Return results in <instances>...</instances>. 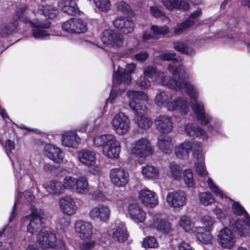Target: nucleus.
<instances>
[{
    "label": "nucleus",
    "mask_w": 250,
    "mask_h": 250,
    "mask_svg": "<svg viewBox=\"0 0 250 250\" xmlns=\"http://www.w3.org/2000/svg\"><path fill=\"white\" fill-rule=\"evenodd\" d=\"M112 237L113 240L118 243H124L127 240L128 233L125 225L121 223L112 229Z\"/></svg>",
    "instance_id": "c756f323"
},
{
    "label": "nucleus",
    "mask_w": 250,
    "mask_h": 250,
    "mask_svg": "<svg viewBox=\"0 0 250 250\" xmlns=\"http://www.w3.org/2000/svg\"><path fill=\"white\" fill-rule=\"evenodd\" d=\"M185 132L189 136H197L203 139L207 138L206 132L200 127L192 123H188L185 125Z\"/></svg>",
    "instance_id": "7c9ffc66"
},
{
    "label": "nucleus",
    "mask_w": 250,
    "mask_h": 250,
    "mask_svg": "<svg viewBox=\"0 0 250 250\" xmlns=\"http://www.w3.org/2000/svg\"><path fill=\"white\" fill-rule=\"evenodd\" d=\"M117 10L124 14L133 16L134 12L130 5L124 1H120L115 4Z\"/></svg>",
    "instance_id": "c03bdc74"
},
{
    "label": "nucleus",
    "mask_w": 250,
    "mask_h": 250,
    "mask_svg": "<svg viewBox=\"0 0 250 250\" xmlns=\"http://www.w3.org/2000/svg\"><path fill=\"white\" fill-rule=\"evenodd\" d=\"M174 49L181 53L190 55L194 53V50L192 48L187 46L183 42H176L174 43Z\"/></svg>",
    "instance_id": "09e8293b"
},
{
    "label": "nucleus",
    "mask_w": 250,
    "mask_h": 250,
    "mask_svg": "<svg viewBox=\"0 0 250 250\" xmlns=\"http://www.w3.org/2000/svg\"><path fill=\"white\" fill-rule=\"evenodd\" d=\"M59 8L64 13L69 15H75L78 7L77 3L74 0H61L58 3Z\"/></svg>",
    "instance_id": "473e14b6"
},
{
    "label": "nucleus",
    "mask_w": 250,
    "mask_h": 250,
    "mask_svg": "<svg viewBox=\"0 0 250 250\" xmlns=\"http://www.w3.org/2000/svg\"><path fill=\"white\" fill-rule=\"evenodd\" d=\"M111 210L106 205L100 204L93 207L89 211L88 215L93 220L106 223L109 220Z\"/></svg>",
    "instance_id": "9b49d317"
},
{
    "label": "nucleus",
    "mask_w": 250,
    "mask_h": 250,
    "mask_svg": "<svg viewBox=\"0 0 250 250\" xmlns=\"http://www.w3.org/2000/svg\"><path fill=\"white\" fill-rule=\"evenodd\" d=\"M37 241L43 248L63 249L65 247L63 241L57 239L56 235L50 231L40 232L37 235Z\"/></svg>",
    "instance_id": "423d86ee"
},
{
    "label": "nucleus",
    "mask_w": 250,
    "mask_h": 250,
    "mask_svg": "<svg viewBox=\"0 0 250 250\" xmlns=\"http://www.w3.org/2000/svg\"><path fill=\"white\" fill-rule=\"evenodd\" d=\"M232 209L233 212L238 215L244 214L245 216V222L248 226H250V216L241 206L238 203H234L232 205Z\"/></svg>",
    "instance_id": "37998d69"
},
{
    "label": "nucleus",
    "mask_w": 250,
    "mask_h": 250,
    "mask_svg": "<svg viewBox=\"0 0 250 250\" xmlns=\"http://www.w3.org/2000/svg\"><path fill=\"white\" fill-rule=\"evenodd\" d=\"M19 196L21 198L20 201L24 203H30L35 199L32 193L29 191H25L21 193Z\"/></svg>",
    "instance_id": "052dcab7"
},
{
    "label": "nucleus",
    "mask_w": 250,
    "mask_h": 250,
    "mask_svg": "<svg viewBox=\"0 0 250 250\" xmlns=\"http://www.w3.org/2000/svg\"><path fill=\"white\" fill-rule=\"evenodd\" d=\"M115 136L111 134H106L97 136L93 139V145L95 147H102L103 150L105 146L111 142V140Z\"/></svg>",
    "instance_id": "ea45409f"
},
{
    "label": "nucleus",
    "mask_w": 250,
    "mask_h": 250,
    "mask_svg": "<svg viewBox=\"0 0 250 250\" xmlns=\"http://www.w3.org/2000/svg\"><path fill=\"white\" fill-rule=\"evenodd\" d=\"M96 7L102 11H107L110 8L109 0H93Z\"/></svg>",
    "instance_id": "5fc2aeb1"
},
{
    "label": "nucleus",
    "mask_w": 250,
    "mask_h": 250,
    "mask_svg": "<svg viewBox=\"0 0 250 250\" xmlns=\"http://www.w3.org/2000/svg\"><path fill=\"white\" fill-rule=\"evenodd\" d=\"M207 184L210 190L213 192L216 196L223 198L224 196L223 192L214 183L212 180L208 177L207 180Z\"/></svg>",
    "instance_id": "864d4df0"
},
{
    "label": "nucleus",
    "mask_w": 250,
    "mask_h": 250,
    "mask_svg": "<svg viewBox=\"0 0 250 250\" xmlns=\"http://www.w3.org/2000/svg\"><path fill=\"white\" fill-rule=\"evenodd\" d=\"M115 28L124 34L132 33L135 27V22L132 20L123 17H118L113 21Z\"/></svg>",
    "instance_id": "6ab92c4d"
},
{
    "label": "nucleus",
    "mask_w": 250,
    "mask_h": 250,
    "mask_svg": "<svg viewBox=\"0 0 250 250\" xmlns=\"http://www.w3.org/2000/svg\"><path fill=\"white\" fill-rule=\"evenodd\" d=\"M44 212L40 208H32L31 213L21 219L22 225H27V231L31 234L41 231Z\"/></svg>",
    "instance_id": "20e7f679"
},
{
    "label": "nucleus",
    "mask_w": 250,
    "mask_h": 250,
    "mask_svg": "<svg viewBox=\"0 0 250 250\" xmlns=\"http://www.w3.org/2000/svg\"><path fill=\"white\" fill-rule=\"evenodd\" d=\"M44 155L53 162L60 164L63 159L64 154L58 147L50 144L45 146Z\"/></svg>",
    "instance_id": "b1692460"
},
{
    "label": "nucleus",
    "mask_w": 250,
    "mask_h": 250,
    "mask_svg": "<svg viewBox=\"0 0 250 250\" xmlns=\"http://www.w3.org/2000/svg\"><path fill=\"white\" fill-rule=\"evenodd\" d=\"M143 41L144 42H150L156 39L154 35L151 34L150 32L145 31L142 36Z\"/></svg>",
    "instance_id": "774afa93"
},
{
    "label": "nucleus",
    "mask_w": 250,
    "mask_h": 250,
    "mask_svg": "<svg viewBox=\"0 0 250 250\" xmlns=\"http://www.w3.org/2000/svg\"><path fill=\"white\" fill-rule=\"evenodd\" d=\"M37 13L43 15L46 18L54 19L57 17L58 14V11L57 9L52 5L42 4L39 5Z\"/></svg>",
    "instance_id": "2f4dec72"
},
{
    "label": "nucleus",
    "mask_w": 250,
    "mask_h": 250,
    "mask_svg": "<svg viewBox=\"0 0 250 250\" xmlns=\"http://www.w3.org/2000/svg\"><path fill=\"white\" fill-rule=\"evenodd\" d=\"M93 229V226L89 222L78 220L75 223V232L83 240L87 241L91 239Z\"/></svg>",
    "instance_id": "f3484780"
},
{
    "label": "nucleus",
    "mask_w": 250,
    "mask_h": 250,
    "mask_svg": "<svg viewBox=\"0 0 250 250\" xmlns=\"http://www.w3.org/2000/svg\"><path fill=\"white\" fill-rule=\"evenodd\" d=\"M62 142L65 146L76 148L81 142V139L75 132L66 131L62 134Z\"/></svg>",
    "instance_id": "a878e982"
},
{
    "label": "nucleus",
    "mask_w": 250,
    "mask_h": 250,
    "mask_svg": "<svg viewBox=\"0 0 250 250\" xmlns=\"http://www.w3.org/2000/svg\"><path fill=\"white\" fill-rule=\"evenodd\" d=\"M44 188L50 194L59 195L63 191L62 183L59 181H52L44 185Z\"/></svg>",
    "instance_id": "58836bf2"
},
{
    "label": "nucleus",
    "mask_w": 250,
    "mask_h": 250,
    "mask_svg": "<svg viewBox=\"0 0 250 250\" xmlns=\"http://www.w3.org/2000/svg\"><path fill=\"white\" fill-rule=\"evenodd\" d=\"M78 158L82 164L88 167L93 166L96 164V154L91 150L84 149L80 151Z\"/></svg>",
    "instance_id": "bb28decb"
},
{
    "label": "nucleus",
    "mask_w": 250,
    "mask_h": 250,
    "mask_svg": "<svg viewBox=\"0 0 250 250\" xmlns=\"http://www.w3.org/2000/svg\"><path fill=\"white\" fill-rule=\"evenodd\" d=\"M101 40L104 44L118 48L124 45V37L117 31L111 29L104 30L101 36Z\"/></svg>",
    "instance_id": "9d476101"
},
{
    "label": "nucleus",
    "mask_w": 250,
    "mask_h": 250,
    "mask_svg": "<svg viewBox=\"0 0 250 250\" xmlns=\"http://www.w3.org/2000/svg\"><path fill=\"white\" fill-rule=\"evenodd\" d=\"M59 204L62 212L68 215L74 214L78 209L74 200L69 196L61 198Z\"/></svg>",
    "instance_id": "5701e85b"
},
{
    "label": "nucleus",
    "mask_w": 250,
    "mask_h": 250,
    "mask_svg": "<svg viewBox=\"0 0 250 250\" xmlns=\"http://www.w3.org/2000/svg\"><path fill=\"white\" fill-rule=\"evenodd\" d=\"M4 147L8 156L10 157V154L12 150L15 149L14 142L10 140H7L5 142Z\"/></svg>",
    "instance_id": "69168bd1"
},
{
    "label": "nucleus",
    "mask_w": 250,
    "mask_h": 250,
    "mask_svg": "<svg viewBox=\"0 0 250 250\" xmlns=\"http://www.w3.org/2000/svg\"><path fill=\"white\" fill-rule=\"evenodd\" d=\"M149 13L151 15L156 18H160L163 20L169 21V19L165 15L164 13L157 5H152L149 7Z\"/></svg>",
    "instance_id": "8fccbe9b"
},
{
    "label": "nucleus",
    "mask_w": 250,
    "mask_h": 250,
    "mask_svg": "<svg viewBox=\"0 0 250 250\" xmlns=\"http://www.w3.org/2000/svg\"><path fill=\"white\" fill-rule=\"evenodd\" d=\"M110 177L112 183L117 187H124L128 183L129 174L122 168H115L110 170Z\"/></svg>",
    "instance_id": "dca6fc26"
},
{
    "label": "nucleus",
    "mask_w": 250,
    "mask_h": 250,
    "mask_svg": "<svg viewBox=\"0 0 250 250\" xmlns=\"http://www.w3.org/2000/svg\"><path fill=\"white\" fill-rule=\"evenodd\" d=\"M203 159V158L202 159H198L199 161H201V163H195V169L197 173L201 177H206L208 175V172L206 170L205 166L203 163H202V161Z\"/></svg>",
    "instance_id": "e2e57ef3"
},
{
    "label": "nucleus",
    "mask_w": 250,
    "mask_h": 250,
    "mask_svg": "<svg viewBox=\"0 0 250 250\" xmlns=\"http://www.w3.org/2000/svg\"><path fill=\"white\" fill-rule=\"evenodd\" d=\"M142 245L146 248H155L158 247V244L154 237L149 236L145 239Z\"/></svg>",
    "instance_id": "bf43d9fd"
},
{
    "label": "nucleus",
    "mask_w": 250,
    "mask_h": 250,
    "mask_svg": "<svg viewBox=\"0 0 250 250\" xmlns=\"http://www.w3.org/2000/svg\"><path fill=\"white\" fill-rule=\"evenodd\" d=\"M90 194H92V196L94 198L97 200L104 201L105 199L104 195L101 190L98 189L94 191L93 193L91 192Z\"/></svg>",
    "instance_id": "338daca9"
},
{
    "label": "nucleus",
    "mask_w": 250,
    "mask_h": 250,
    "mask_svg": "<svg viewBox=\"0 0 250 250\" xmlns=\"http://www.w3.org/2000/svg\"><path fill=\"white\" fill-rule=\"evenodd\" d=\"M139 198L142 204L147 207H154L158 203V197L155 192L147 188L140 191Z\"/></svg>",
    "instance_id": "aec40b11"
},
{
    "label": "nucleus",
    "mask_w": 250,
    "mask_h": 250,
    "mask_svg": "<svg viewBox=\"0 0 250 250\" xmlns=\"http://www.w3.org/2000/svg\"><path fill=\"white\" fill-rule=\"evenodd\" d=\"M162 3L167 10L186 11L189 8V4L186 0H162Z\"/></svg>",
    "instance_id": "c85d7f7f"
},
{
    "label": "nucleus",
    "mask_w": 250,
    "mask_h": 250,
    "mask_svg": "<svg viewBox=\"0 0 250 250\" xmlns=\"http://www.w3.org/2000/svg\"><path fill=\"white\" fill-rule=\"evenodd\" d=\"M202 224L208 229V230L211 229L212 226L215 223V219L209 215H205L201 218Z\"/></svg>",
    "instance_id": "13d9d810"
},
{
    "label": "nucleus",
    "mask_w": 250,
    "mask_h": 250,
    "mask_svg": "<svg viewBox=\"0 0 250 250\" xmlns=\"http://www.w3.org/2000/svg\"><path fill=\"white\" fill-rule=\"evenodd\" d=\"M135 68L134 63L127 64L125 69L118 67L115 74H113V79L119 84L124 83L125 85L128 84L131 81V73Z\"/></svg>",
    "instance_id": "ddd939ff"
},
{
    "label": "nucleus",
    "mask_w": 250,
    "mask_h": 250,
    "mask_svg": "<svg viewBox=\"0 0 250 250\" xmlns=\"http://www.w3.org/2000/svg\"><path fill=\"white\" fill-rule=\"evenodd\" d=\"M130 99L129 105L134 113V121L138 126L144 129L149 128L152 122L147 117L144 116L146 106L144 102L148 100L147 95L144 92L138 91H129L127 93Z\"/></svg>",
    "instance_id": "f03ea898"
},
{
    "label": "nucleus",
    "mask_w": 250,
    "mask_h": 250,
    "mask_svg": "<svg viewBox=\"0 0 250 250\" xmlns=\"http://www.w3.org/2000/svg\"><path fill=\"white\" fill-rule=\"evenodd\" d=\"M70 220L68 217L64 216L60 217L57 221V228L62 230H65L70 225Z\"/></svg>",
    "instance_id": "6e6d98bb"
},
{
    "label": "nucleus",
    "mask_w": 250,
    "mask_h": 250,
    "mask_svg": "<svg viewBox=\"0 0 250 250\" xmlns=\"http://www.w3.org/2000/svg\"><path fill=\"white\" fill-rule=\"evenodd\" d=\"M128 212L130 218L136 222L143 223L146 219V212L137 204H130L128 207Z\"/></svg>",
    "instance_id": "cd10ccee"
},
{
    "label": "nucleus",
    "mask_w": 250,
    "mask_h": 250,
    "mask_svg": "<svg viewBox=\"0 0 250 250\" xmlns=\"http://www.w3.org/2000/svg\"><path fill=\"white\" fill-rule=\"evenodd\" d=\"M160 57L161 59L166 60V61H169V60H174L172 62H176V64H177V67L178 68H180L181 69L183 70L184 71L185 70L180 66L179 62H178L177 60H175V54L174 53H164L161 55H160ZM171 63V62L170 63ZM177 74H179L180 77H181V73H179V69H178V72Z\"/></svg>",
    "instance_id": "4d7b16f0"
},
{
    "label": "nucleus",
    "mask_w": 250,
    "mask_h": 250,
    "mask_svg": "<svg viewBox=\"0 0 250 250\" xmlns=\"http://www.w3.org/2000/svg\"><path fill=\"white\" fill-rule=\"evenodd\" d=\"M182 168L174 162L169 164L167 175L170 178L175 180H179L181 177Z\"/></svg>",
    "instance_id": "79ce46f5"
},
{
    "label": "nucleus",
    "mask_w": 250,
    "mask_h": 250,
    "mask_svg": "<svg viewBox=\"0 0 250 250\" xmlns=\"http://www.w3.org/2000/svg\"><path fill=\"white\" fill-rule=\"evenodd\" d=\"M77 183L74 191L78 194H84L90 190L87 179L85 177L81 176L77 179Z\"/></svg>",
    "instance_id": "4c0bfd02"
},
{
    "label": "nucleus",
    "mask_w": 250,
    "mask_h": 250,
    "mask_svg": "<svg viewBox=\"0 0 250 250\" xmlns=\"http://www.w3.org/2000/svg\"><path fill=\"white\" fill-rule=\"evenodd\" d=\"M193 150V156L197 159L203 158L202 148L197 142L185 141L175 148V154L180 159H186L188 157L189 152Z\"/></svg>",
    "instance_id": "39448f33"
},
{
    "label": "nucleus",
    "mask_w": 250,
    "mask_h": 250,
    "mask_svg": "<svg viewBox=\"0 0 250 250\" xmlns=\"http://www.w3.org/2000/svg\"><path fill=\"white\" fill-rule=\"evenodd\" d=\"M63 30L70 33H83L87 30L85 23L80 19H70L62 24Z\"/></svg>",
    "instance_id": "2eb2a0df"
},
{
    "label": "nucleus",
    "mask_w": 250,
    "mask_h": 250,
    "mask_svg": "<svg viewBox=\"0 0 250 250\" xmlns=\"http://www.w3.org/2000/svg\"><path fill=\"white\" fill-rule=\"evenodd\" d=\"M183 180L185 184L188 187H192L194 185L193 173L191 169H187L183 172Z\"/></svg>",
    "instance_id": "603ef678"
},
{
    "label": "nucleus",
    "mask_w": 250,
    "mask_h": 250,
    "mask_svg": "<svg viewBox=\"0 0 250 250\" xmlns=\"http://www.w3.org/2000/svg\"><path fill=\"white\" fill-rule=\"evenodd\" d=\"M193 24L194 21L190 19H187L185 21L177 25L174 28V33L176 35L181 34L191 27Z\"/></svg>",
    "instance_id": "49530a36"
},
{
    "label": "nucleus",
    "mask_w": 250,
    "mask_h": 250,
    "mask_svg": "<svg viewBox=\"0 0 250 250\" xmlns=\"http://www.w3.org/2000/svg\"><path fill=\"white\" fill-rule=\"evenodd\" d=\"M194 233L197 239L200 242L205 244L211 243L212 236L209 230H206L204 227H197L194 230Z\"/></svg>",
    "instance_id": "c9c22d12"
},
{
    "label": "nucleus",
    "mask_w": 250,
    "mask_h": 250,
    "mask_svg": "<svg viewBox=\"0 0 250 250\" xmlns=\"http://www.w3.org/2000/svg\"><path fill=\"white\" fill-rule=\"evenodd\" d=\"M104 147L102 152L105 156L109 158H117L121 150L120 143L116 140L115 136Z\"/></svg>",
    "instance_id": "393cba45"
},
{
    "label": "nucleus",
    "mask_w": 250,
    "mask_h": 250,
    "mask_svg": "<svg viewBox=\"0 0 250 250\" xmlns=\"http://www.w3.org/2000/svg\"><path fill=\"white\" fill-rule=\"evenodd\" d=\"M77 179L70 176H66L63 180V189L71 190L74 191Z\"/></svg>",
    "instance_id": "de8ad7c7"
},
{
    "label": "nucleus",
    "mask_w": 250,
    "mask_h": 250,
    "mask_svg": "<svg viewBox=\"0 0 250 250\" xmlns=\"http://www.w3.org/2000/svg\"><path fill=\"white\" fill-rule=\"evenodd\" d=\"M137 84L142 89L148 88L151 85L150 82L145 76H141L137 80Z\"/></svg>",
    "instance_id": "0e129e2a"
},
{
    "label": "nucleus",
    "mask_w": 250,
    "mask_h": 250,
    "mask_svg": "<svg viewBox=\"0 0 250 250\" xmlns=\"http://www.w3.org/2000/svg\"><path fill=\"white\" fill-rule=\"evenodd\" d=\"M148 215L151 218L149 226L156 229L162 233H168L171 230V225L167 221L160 218V215L153 212L149 211Z\"/></svg>",
    "instance_id": "a211bd4d"
},
{
    "label": "nucleus",
    "mask_w": 250,
    "mask_h": 250,
    "mask_svg": "<svg viewBox=\"0 0 250 250\" xmlns=\"http://www.w3.org/2000/svg\"><path fill=\"white\" fill-rule=\"evenodd\" d=\"M177 65L175 62L168 65V70L172 72L173 80H170L169 77H166L163 72L158 71L153 66L146 67L144 69L143 74L145 76L150 78L153 81L167 86L169 88L185 89L188 95L194 100V103L192 104L191 106L197 121L201 125H206L211 121L212 118L208 114L205 113L203 103L197 100L198 97V92L192 84L186 81L187 76L185 71L179 68V73H181V77L177 74L179 69Z\"/></svg>",
    "instance_id": "f257e3e1"
},
{
    "label": "nucleus",
    "mask_w": 250,
    "mask_h": 250,
    "mask_svg": "<svg viewBox=\"0 0 250 250\" xmlns=\"http://www.w3.org/2000/svg\"><path fill=\"white\" fill-rule=\"evenodd\" d=\"M166 108L169 111H177L181 114H187L188 111V104L184 97H178L171 100L170 104L166 105Z\"/></svg>",
    "instance_id": "4be33fe9"
},
{
    "label": "nucleus",
    "mask_w": 250,
    "mask_h": 250,
    "mask_svg": "<svg viewBox=\"0 0 250 250\" xmlns=\"http://www.w3.org/2000/svg\"><path fill=\"white\" fill-rule=\"evenodd\" d=\"M187 200V195L182 190L168 192L166 197L167 205L172 208H181L186 204Z\"/></svg>",
    "instance_id": "f8f14e48"
},
{
    "label": "nucleus",
    "mask_w": 250,
    "mask_h": 250,
    "mask_svg": "<svg viewBox=\"0 0 250 250\" xmlns=\"http://www.w3.org/2000/svg\"><path fill=\"white\" fill-rule=\"evenodd\" d=\"M35 13L33 11H27L25 4H21L17 6L15 16L17 19L25 24H28L32 27V32L36 39H44L50 35L44 29L49 27L48 22H42L34 19Z\"/></svg>",
    "instance_id": "7ed1b4c3"
},
{
    "label": "nucleus",
    "mask_w": 250,
    "mask_h": 250,
    "mask_svg": "<svg viewBox=\"0 0 250 250\" xmlns=\"http://www.w3.org/2000/svg\"><path fill=\"white\" fill-rule=\"evenodd\" d=\"M200 204L208 206L214 202V198L212 194L208 192H202L199 193Z\"/></svg>",
    "instance_id": "a18cd8bd"
},
{
    "label": "nucleus",
    "mask_w": 250,
    "mask_h": 250,
    "mask_svg": "<svg viewBox=\"0 0 250 250\" xmlns=\"http://www.w3.org/2000/svg\"><path fill=\"white\" fill-rule=\"evenodd\" d=\"M130 151L132 155L143 158L152 154L153 147L148 139L142 138L131 144Z\"/></svg>",
    "instance_id": "0eeeda50"
},
{
    "label": "nucleus",
    "mask_w": 250,
    "mask_h": 250,
    "mask_svg": "<svg viewBox=\"0 0 250 250\" xmlns=\"http://www.w3.org/2000/svg\"><path fill=\"white\" fill-rule=\"evenodd\" d=\"M172 100V95L171 93L163 91L156 94L155 98V103L158 106H163L166 108V105L170 104Z\"/></svg>",
    "instance_id": "e433bc0d"
},
{
    "label": "nucleus",
    "mask_w": 250,
    "mask_h": 250,
    "mask_svg": "<svg viewBox=\"0 0 250 250\" xmlns=\"http://www.w3.org/2000/svg\"><path fill=\"white\" fill-rule=\"evenodd\" d=\"M18 26L17 19L13 18L8 22L0 25V35L5 37L15 31Z\"/></svg>",
    "instance_id": "f704fd0d"
},
{
    "label": "nucleus",
    "mask_w": 250,
    "mask_h": 250,
    "mask_svg": "<svg viewBox=\"0 0 250 250\" xmlns=\"http://www.w3.org/2000/svg\"><path fill=\"white\" fill-rule=\"evenodd\" d=\"M150 30L155 36L166 34L168 31V28L167 26H159L153 25L151 26Z\"/></svg>",
    "instance_id": "680f3d73"
},
{
    "label": "nucleus",
    "mask_w": 250,
    "mask_h": 250,
    "mask_svg": "<svg viewBox=\"0 0 250 250\" xmlns=\"http://www.w3.org/2000/svg\"><path fill=\"white\" fill-rule=\"evenodd\" d=\"M101 40L104 44L118 48L124 45V37L117 31L111 29L104 30L101 36Z\"/></svg>",
    "instance_id": "1a4fd4ad"
},
{
    "label": "nucleus",
    "mask_w": 250,
    "mask_h": 250,
    "mask_svg": "<svg viewBox=\"0 0 250 250\" xmlns=\"http://www.w3.org/2000/svg\"><path fill=\"white\" fill-rule=\"evenodd\" d=\"M218 242L223 248L231 249L236 243V238L230 229L225 228L218 233Z\"/></svg>",
    "instance_id": "4468645a"
},
{
    "label": "nucleus",
    "mask_w": 250,
    "mask_h": 250,
    "mask_svg": "<svg viewBox=\"0 0 250 250\" xmlns=\"http://www.w3.org/2000/svg\"><path fill=\"white\" fill-rule=\"evenodd\" d=\"M155 126L161 133H168L172 130L173 122L171 118L167 115H159L154 121Z\"/></svg>",
    "instance_id": "412c9836"
},
{
    "label": "nucleus",
    "mask_w": 250,
    "mask_h": 250,
    "mask_svg": "<svg viewBox=\"0 0 250 250\" xmlns=\"http://www.w3.org/2000/svg\"><path fill=\"white\" fill-rule=\"evenodd\" d=\"M157 146L159 149L166 154L170 153L173 149L171 139L167 136H159L158 138Z\"/></svg>",
    "instance_id": "72a5a7b5"
},
{
    "label": "nucleus",
    "mask_w": 250,
    "mask_h": 250,
    "mask_svg": "<svg viewBox=\"0 0 250 250\" xmlns=\"http://www.w3.org/2000/svg\"><path fill=\"white\" fill-rule=\"evenodd\" d=\"M179 225L186 231H189L193 227V223L190 218L187 216H183L179 221Z\"/></svg>",
    "instance_id": "3c124183"
},
{
    "label": "nucleus",
    "mask_w": 250,
    "mask_h": 250,
    "mask_svg": "<svg viewBox=\"0 0 250 250\" xmlns=\"http://www.w3.org/2000/svg\"><path fill=\"white\" fill-rule=\"evenodd\" d=\"M112 129L118 135H123L130 129V122L128 117L123 112L114 115L111 120Z\"/></svg>",
    "instance_id": "6e6552de"
},
{
    "label": "nucleus",
    "mask_w": 250,
    "mask_h": 250,
    "mask_svg": "<svg viewBox=\"0 0 250 250\" xmlns=\"http://www.w3.org/2000/svg\"><path fill=\"white\" fill-rule=\"evenodd\" d=\"M143 175L148 179H157L159 176V170L158 167L151 165H146L142 167Z\"/></svg>",
    "instance_id": "a19ab883"
}]
</instances>
